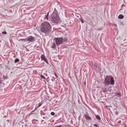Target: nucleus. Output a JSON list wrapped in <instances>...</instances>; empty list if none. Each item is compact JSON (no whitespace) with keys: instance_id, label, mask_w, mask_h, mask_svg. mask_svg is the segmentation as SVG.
Wrapping results in <instances>:
<instances>
[{"instance_id":"f257e3e1","label":"nucleus","mask_w":127,"mask_h":127,"mask_svg":"<svg viewBox=\"0 0 127 127\" xmlns=\"http://www.w3.org/2000/svg\"><path fill=\"white\" fill-rule=\"evenodd\" d=\"M51 29V26L48 22L42 23L41 25V31L46 34L49 33Z\"/></svg>"},{"instance_id":"f03ea898","label":"nucleus","mask_w":127,"mask_h":127,"mask_svg":"<svg viewBox=\"0 0 127 127\" xmlns=\"http://www.w3.org/2000/svg\"><path fill=\"white\" fill-rule=\"evenodd\" d=\"M104 84L105 85L108 86L110 84L111 85L114 84V80L113 77L112 76H106L104 80Z\"/></svg>"},{"instance_id":"7ed1b4c3","label":"nucleus","mask_w":127,"mask_h":127,"mask_svg":"<svg viewBox=\"0 0 127 127\" xmlns=\"http://www.w3.org/2000/svg\"><path fill=\"white\" fill-rule=\"evenodd\" d=\"M67 41V39L65 38L63 39L62 38H56L55 42L57 46L62 44L63 42H66Z\"/></svg>"},{"instance_id":"20e7f679","label":"nucleus","mask_w":127,"mask_h":127,"mask_svg":"<svg viewBox=\"0 0 127 127\" xmlns=\"http://www.w3.org/2000/svg\"><path fill=\"white\" fill-rule=\"evenodd\" d=\"M52 21L53 23H57L59 20V17L56 14H52Z\"/></svg>"},{"instance_id":"39448f33","label":"nucleus","mask_w":127,"mask_h":127,"mask_svg":"<svg viewBox=\"0 0 127 127\" xmlns=\"http://www.w3.org/2000/svg\"><path fill=\"white\" fill-rule=\"evenodd\" d=\"M34 37L32 36H29L28 37L26 38V41L31 42L33 40Z\"/></svg>"},{"instance_id":"423d86ee","label":"nucleus","mask_w":127,"mask_h":127,"mask_svg":"<svg viewBox=\"0 0 127 127\" xmlns=\"http://www.w3.org/2000/svg\"><path fill=\"white\" fill-rule=\"evenodd\" d=\"M41 58L42 60L45 61L47 63V64H48L47 60L44 55H41Z\"/></svg>"},{"instance_id":"0eeeda50","label":"nucleus","mask_w":127,"mask_h":127,"mask_svg":"<svg viewBox=\"0 0 127 127\" xmlns=\"http://www.w3.org/2000/svg\"><path fill=\"white\" fill-rule=\"evenodd\" d=\"M84 117L87 120H90L92 119V118L89 116L88 115H84Z\"/></svg>"},{"instance_id":"6e6552de","label":"nucleus","mask_w":127,"mask_h":127,"mask_svg":"<svg viewBox=\"0 0 127 127\" xmlns=\"http://www.w3.org/2000/svg\"><path fill=\"white\" fill-rule=\"evenodd\" d=\"M115 95L119 97H120L121 96V94L120 93H116L115 94Z\"/></svg>"},{"instance_id":"1a4fd4ad","label":"nucleus","mask_w":127,"mask_h":127,"mask_svg":"<svg viewBox=\"0 0 127 127\" xmlns=\"http://www.w3.org/2000/svg\"><path fill=\"white\" fill-rule=\"evenodd\" d=\"M124 18V16L122 14H120L118 16V18L120 19H123Z\"/></svg>"},{"instance_id":"9d476101","label":"nucleus","mask_w":127,"mask_h":127,"mask_svg":"<svg viewBox=\"0 0 127 127\" xmlns=\"http://www.w3.org/2000/svg\"><path fill=\"white\" fill-rule=\"evenodd\" d=\"M49 12H48V13L46 14L44 16V18L45 19H47V20H48V16L49 15Z\"/></svg>"},{"instance_id":"9b49d317","label":"nucleus","mask_w":127,"mask_h":127,"mask_svg":"<svg viewBox=\"0 0 127 127\" xmlns=\"http://www.w3.org/2000/svg\"><path fill=\"white\" fill-rule=\"evenodd\" d=\"M56 47V45H55V43H53V45H52L51 47L54 49V48H55Z\"/></svg>"},{"instance_id":"f8f14e48","label":"nucleus","mask_w":127,"mask_h":127,"mask_svg":"<svg viewBox=\"0 0 127 127\" xmlns=\"http://www.w3.org/2000/svg\"><path fill=\"white\" fill-rule=\"evenodd\" d=\"M19 60L18 59H16L14 61V63H17L19 62Z\"/></svg>"},{"instance_id":"ddd939ff","label":"nucleus","mask_w":127,"mask_h":127,"mask_svg":"<svg viewBox=\"0 0 127 127\" xmlns=\"http://www.w3.org/2000/svg\"><path fill=\"white\" fill-rule=\"evenodd\" d=\"M96 117L97 119L99 120L100 119V117L98 115H97L96 116Z\"/></svg>"},{"instance_id":"4468645a","label":"nucleus","mask_w":127,"mask_h":127,"mask_svg":"<svg viewBox=\"0 0 127 127\" xmlns=\"http://www.w3.org/2000/svg\"><path fill=\"white\" fill-rule=\"evenodd\" d=\"M102 90L104 92H106L107 91V89L105 88H103Z\"/></svg>"},{"instance_id":"2eb2a0df","label":"nucleus","mask_w":127,"mask_h":127,"mask_svg":"<svg viewBox=\"0 0 127 127\" xmlns=\"http://www.w3.org/2000/svg\"><path fill=\"white\" fill-rule=\"evenodd\" d=\"M42 103H39V104H38V106L37 107V108H39V107H40L41 106V105L42 104Z\"/></svg>"},{"instance_id":"dca6fc26","label":"nucleus","mask_w":127,"mask_h":127,"mask_svg":"<svg viewBox=\"0 0 127 127\" xmlns=\"http://www.w3.org/2000/svg\"><path fill=\"white\" fill-rule=\"evenodd\" d=\"M93 125L95 127H99L96 124H94Z\"/></svg>"},{"instance_id":"f3484780","label":"nucleus","mask_w":127,"mask_h":127,"mask_svg":"<svg viewBox=\"0 0 127 127\" xmlns=\"http://www.w3.org/2000/svg\"><path fill=\"white\" fill-rule=\"evenodd\" d=\"M2 33L3 34H6L7 33V32L5 31H3L2 32Z\"/></svg>"},{"instance_id":"a211bd4d","label":"nucleus","mask_w":127,"mask_h":127,"mask_svg":"<svg viewBox=\"0 0 127 127\" xmlns=\"http://www.w3.org/2000/svg\"><path fill=\"white\" fill-rule=\"evenodd\" d=\"M115 114L116 115H118V112L117 111H116L115 112Z\"/></svg>"},{"instance_id":"6ab92c4d","label":"nucleus","mask_w":127,"mask_h":127,"mask_svg":"<svg viewBox=\"0 0 127 127\" xmlns=\"http://www.w3.org/2000/svg\"><path fill=\"white\" fill-rule=\"evenodd\" d=\"M51 115H54L55 114V113L53 112H52L51 113Z\"/></svg>"},{"instance_id":"aec40b11","label":"nucleus","mask_w":127,"mask_h":127,"mask_svg":"<svg viewBox=\"0 0 127 127\" xmlns=\"http://www.w3.org/2000/svg\"><path fill=\"white\" fill-rule=\"evenodd\" d=\"M21 41H26V39H21Z\"/></svg>"},{"instance_id":"412c9836","label":"nucleus","mask_w":127,"mask_h":127,"mask_svg":"<svg viewBox=\"0 0 127 127\" xmlns=\"http://www.w3.org/2000/svg\"><path fill=\"white\" fill-rule=\"evenodd\" d=\"M55 75L56 77H58V76L56 74V73H55Z\"/></svg>"},{"instance_id":"4be33fe9","label":"nucleus","mask_w":127,"mask_h":127,"mask_svg":"<svg viewBox=\"0 0 127 127\" xmlns=\"http://www.w3.org/2000/svg\"><path fill=\"white\" fill-rule=\"evenodd\" d=\"M81 22L82 23H84L83 21L82 20H81Z\"/></svg>"},{"instance_id":"5701e85b","label":"nucleus","mask_w":127,"mask_h":127,"mask_svg":"<svg viewBox=\"0 0 127 127\" xmlns=\"http://www.w3.org/2000/svg\"><path fill=\"white\" fill-rule=\"evenodd\" d=\"M41 76L42 78H44L45 77L44 76H42L41 75Z\"/></svg>"},{"instance_id":"b1692460","label":"nucleus","mask_w":127,"mask_h":127,"mask_svg":"<svg viewBox=\"0 0 127 127\" xmlns=\"http://www.w3.org/2000/svg\"><path fill=\"white\" fill-rule=\"evenodd\" d=\"M108 106V107H109V106Z\"/></svg>"},{"instance_id":"393cba45","label":"nucleus","mask_w":127,"mask_h":127,"mask_svg":"<svg viewBox=\"0 0 127 127\" xmlns=\"http://www.w3.org/2000/svg\"><path fill=\"white\" fill-rule=\"evenodd\" d=\"M115 110H117V109H115Z\"/></svg>"}]
</instances>
